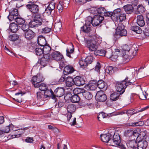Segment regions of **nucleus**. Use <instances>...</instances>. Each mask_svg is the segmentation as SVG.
Instances as JSON below:
<instances>
[{"label":"nucleus","mask_w":149,"mask_h":149,"mask_svg":"<svg viewBox=\"0 0 149 149\" xmlns=\"http://www.w3.org/2000/svg\"><path fill=\"white\" fill-rule=\"evenodd\" d=\"M115 130L113 129H110L108 132L107 134L110 137V138L113 137L115 134Z\"/></svg>","instance_id":"864d4df0"},{"label":"nucleus","mask_w":149,"mask_h":149,"mask_svg":"<svg viewBox=\"0 0 149 149\" xmlns=\"http://www.w3.org/2000/svg\"><path fill=\"white\" fill-rule=\"evenodd\" d=\"M82 94L84 97L88 100L91 99L93 97L92 93L88 91H85L82 92Z\"/></svg>","instance_id":"c9c22d12"},{"label":"nucleus","mask_w":149,"mask_h":149,"mask_svg":"<svg viewBox=\"0 0 149 149\" xmlns=\"http://www.w3.org/2000/svg\"><path fill=\"white\" fill-rule=\"evenodd\" d=\"M74 51V48H73V45H72V48L69 47L66 49V55L68 57L71 58L70 54L73 52Z\"/></svg>","instance_id":"49530a36"},{"label":"nucleus","mask_w":149,"mask_h":149,"mask_svg":"<svg viewBox=\"0 0 149 149\" xmlns=\"http://www.w3.org/2000/svg\"><path fill=\"white\" fill-rule=\"evenodd\" d=\"M86 47L90 52H95L98 48L99 43L97 39L85 40Z\"/></svg>","instance_id":"f03ea898"},{"label":"nucleus","mask_w":149,"mask_h":149,"mask_svg":"<svg viewBox=\"0 0 149 149\" xmlns=\"http://www.w3.org/2000/svg\"><path fill=\"white\" fill-rule=\"evenodd\" d=\"M148 108H149V105L142 108L141 110H139L138 111H136L135 109H134L132 110L130 109L129 110H127L126 111V113L127 114L132 115L138 112L143 111L148 109Z\"/></svg>","instance_id":"f3484780"},{"label":"nucleus","mask_w":149,"mask_h":149,"mask_svg":"<svg viewBox=\"0 0 149 149\" xmlns=\"http://www.w3.org/2000/svg\"><path fill=\"white\" fill-rule=\"evenodd\" d=\"M123 8L127 13L131 14L133 11V8L132 5L127 4L124 6Z\"/></svg>","instance_id":"c756f323"},{"label":"nucleus","mask_w":149,"mask_h":149,"mask_svg":"<svg viewBox=\"0 0 149 149\" xmlns=\"http://www.w3.org/2000/svg\"><path fill=\"white\" fill-rule=\"evenodd\" d=\"M97 87V81L93 80L87 84L86 88L88 90L94 91L96 89Z\"/></svg>","instance_id":"9b49d317"},{"label":"nucleus","mask_w":149,"mask_h":149,"mask_svg":"<svg viewBox=\"0 0 149 149\" xmlns=\"http://www.w3.org/2000/svg\"><path fill=\"white\" fill-rule=\"evenodd\" d=\"M125 26L124 25L120 24L117 27L116 32H118L120 31H122V30L123 29H125Z\"/></svg>","instance_id":"0e129e2a"},{"label":"nucleus","mask_w":149,"mask_h":149,"mask_svg":"<svg viewBox=\"0 0 149 149\" xmlns=\"http://www.w3.org/2000/svg\"><path fill=\"white\" fill-rule=\"evenodd\" d=\"M76 107L73 104H69L67 107V110L68 112L73 113L76 110Z\"/></svg>","instance_id":"f704fd0d"},{"label":"nucleus","mask_w":149,"mask_h":149,"mask_svg":"<svg viewBox=\"0 0 149 149\" xmlns=\"http://www.w3.org/2000/svg\"><path fill=\"white\" fill-rule=\"evenodd\" d=\"M29 26L32 28L36 29L42 25V23L38 21H36L34 19L29 22Z\"/></svg>","instance_id":"4be33fe9"},{"label":"nucleus","mask_w":149,"mask_h":149,"mask_svg":"<svg viewBox=\"0 0 149 149\" xmlns=\"http://www.w3.org/2000/svg\"><path fill=\"white\" fill-rule=\"evenodd\" d=\"M48 55L49 59H52L57 61H60L62 60L63 55L59 52L54 51L52 52L50 54Z\"/></svg>","instance_id":"39448f33"},{"label":"nucleus","mask_w":149,"mask_h":149,"mask_svg":"<svg viewBox=\"0 0 149 149\" xmlns=\"http://www.w3.org/2000/svg\"><path fill=\"white\" fill-rule=\"evenodd\" d=\"M70 100L72 102L77 103L80 100V98L77 95L74 94L71 97Z\"/></svg>","instance_id":"4c0bfd02"},{"label":"nucleus","mask_w":149,"mask_h":149,"mask_svg":"<svg viewBox=\"0 0 149 149\" xmlns=\"http://www.w3.org/2000/svg\"><path fill=\"white\" fill-rule=\"evenodd\" d=\"M37 97V100L39 102L44 100V97L45 95L43 93H42L41 92H37L36 93Z\"/></svg>","instance_id":"58836bf2"},{"label":"nucleus","mask_w":149,"mask_h":149,"mask_svg":"<svg viewBox=\"0 0 149 149\" xmlns=\"http://www.w3.org/2000/svg\"><path fill=\"white\" fill-rule=\"evenodd\" d=\"M97 86L100 89H104L106 90L107 88V84L102 80H100L98 81H97Z\"/></svg>","instance_id":"393cba45"},{"label":"nucleus","mask_w":149,"mask_h":149,"mask_svg":"<svg viewBox=\"0 0 149 149\" xmlns=\"http://www.w3.org/2000/svg\"><path fill=\"white\" fill-rule=\"evenodd\" d=\"M74 71V70L73 67L68 65L64 68V73L65 75H67L72 73Z\"/></svg>","instance_id":"aec40b11"},{"label":"nucleus","mask_w":149,"mask_h":149,"mask_svg":"<svg viewBox=\"0 0 149 149\" xmlns=\"http://www.w3.org/2000/svg\"><path fill=\"white\" fill-rule=\"evenodd\" d=\"M37 41L38 45L41 46H44L47 44L45 38L42 35L38 37Z\"/></svg>","instance_id":"412c9836"},{"label":"nucleus","mask_w":149,"mask_h":149,"mask_svg":"<svg viewBox=\"0 0 149 149\" xmlns=\"http://www.w3.org/2000/svg\"><path fill=\"white\" fill-rule=\"evenodd\" d=\"M33 19L35 20L36 21L42 23L43 22V20L41 17V15L38 13L35 16Z\"/></svg>","instance_id":"8fccbe9b"},{"label":"nucleus","mask_w":149,"mask_h":149,"mask_svg":"<svg viewBox=\"0 0 149 149\" xmlns=\"http://www.w3.org/2000/svg\"><path fill=\"white\" fill-rule=\"evenodd\" d=\"M120 12H121V9L120 8H118L114 10L113 12H112L111 18L113 21H118V19L119 16Z\"/></svg>","instance_id":"4468645a"},{"label":"nucleus","mask_w":149,"mask_h":149,"mask_svg":"<svg viewBox=\"0 0 149 149\" xmlns=\"http://www.w3.org/2000/svg\"><path fill=\"white\" fill-rule=\"evenodd\" d=\"M48 55H44L43 57H42L40 61V64L41 66L44 67L46 66L49 60Z\"/></svg>","instance_id":"6ab92c4d"},{"label":"nucleus","mask_w":149,"mask_h":149,"mask_svg":"<svg viewBox=\"0 0 149 149\" xmlns=\"http://www.w3.org/2000/svg\"><path fill=\"white\" fill-rule=\"evenodd\" d=\"M113 68H114L112 66H109L107 68L106 72L107 73L110 74H112L113 72Z\"/></svg>","instance_id":"4d7b16f0"},{"label":"nucleus","mask_w":149,"mask_h":149,"mask_svg":"<svg viewBox=\"0 0 149 149\" xmlns=\"http://www.w3.org/2000/svg\"><path fill=\"white\" fill-rule=\"evenodd\" d=\"M96 100L99 102H104L107 99V96L103 91H99L97 92L95 96Z\"/></svg>","instance_id":"423d86ee"},{"label":"nucleus","mask_w":149,"mask_h":149,"mask_svg":"<svg viewBox=\"0 0 149 149\" xmlns=\"http://www.w3.org/2000/svg\"><path fill=\"white\" fill-rule=\"evenodd\" d=\"M147 146V142L145 140H142L138 142L137 149H146Z\"/></svg>","instance_id":"a211bd4d"},{"label":"nucleus","mask_w":149,"mask_h":149,"mask_svg":"<svg viewBox=\"0 0 149 149\" xmlns=\"http://www.w3.org/2000/svg\"><path fill=\"white\" fill-rule=\"evenodd\" d=\"M54 28L57 30H60V29L62 27L61 24L60 22L56 23L54 24Z\"/></svg>","instance_id":"338daca9"},{"label":"nucleus","mask_w":149,"mask_h":149,"mask_svg":"<svg viewBox=\"0 0 149 149\" xmlns=\"http://www.w3.org/2000/svg\"><path fill=\"white\" fill-rule=\"evenodd\" d=\"M9 28L12 32L13 33H15L18 30V26L15 23H12L10 24Z\"/></svg>","instance_id":"72a5a7b5"},{"label":"nucleus","mask_w":149,"mask_h":149,"mask_svg":"<svg viewBox=\"0 0 149 149\" xmlns=\"http://www.w3.org/2000/svg\"><path fill=\"white\" fill-rule=\"evenodd\" d=\"M15 98H13V100L18 102H22V98L21 97L22 95V92H20L15 94Z\"/></svg>","instance_id":"473e14b6"},{"label":"nucleus","mask_w":149,"mask_h":149,"mask_svg":"<svg viewBox=\"0 0 149 149\" xmlns=\"http://www.w3.org/2000/svg\"><path fill=\"white\" fill-rule=\"evenodd\" d=\"M127 31L126 29H123L122 31L116 32L114 37L116 38H119L120 36H125L127 35Z\"/></svg>","instance_id":"cd10ccee"},{"label":"nucleus","mask_w":149,"mask_h":149,"mask_svg":"<svg viewBox=\"0 0 149 149\" xmlns=\"http://www.w3.org/2000/svg\"><path fill=\"white\" fill-rule=\"evenodd\" d=\"M62 5H63L62 4V2L61 1H60L57 6V8L59 12L60 13L61 12L63 9V8Z\"/></svg>","instance_id":"052dcab7"},{"label":"nucleus","mask_w":149,"mask_h":149,"mask_svg":"<svg viewBox=\"0 0 149 149\" xmlns=\"http://www.w3.org/2000/svg\"><path fill=\"white\" fill-rule=\"evenodd\" d=\"M91 25L90 21L87 20L85 25L81 28V29L85 33H88L91 30Z\"/></svg>","instance_id":"ddd939ff"},{"label":"nucleus","mask_w":149,"mask_h":149,"mask_svg":"<svg viewBox=\"0 0 149 149\" xmlns=\"http://www.w3.org/2000/svg\"><path fill=\"white\" fill-rule=\"evenodd\" d=\"M137 143L135 139L130 140L127 141L126 145L127 147L130 148L137 149L136 147Z\"/></svg>","instance_id":"dca6fc26"},{"label":"nucleus","mask_w":149,"mask_h":149,"mask_svg":"<svg viewBox=\"0 0 149 149\" xmlns=\"http://www.w3.org/2000/svg\"><path fill=\"white\" fill-rule=\"evenodd\" d=\"M147 95L146 91L140 93L139 95V97L140 99L142 100H145L146 99V96Z\"/></svg>","instance_id":"6e6d98bb"},{"label":"nucleus","mask_w":149,"mask_h":149,"mask_svg":"<svg viewBox=\"0 0 149 149\" xmlns=\"http://www.w3.org/2000/svg\"><path fill=\"white\" fill-rule=\"evenodd\" d=\"M22 1L23 0H15L14 2L16 4V7L19 8L22 6Z\"/></svg>","instance_id":"13d9d810"},{"label":"nucleus","mask_w":149,"mask_h":149,"mask_svg":"<svg viewBox=\"0 0 149 149\" xmlns=\"http://www.w3.org/2000/svg\"><path fill=\"white\" fill-rule=\"evenodd\" d=\"M24 35L25 38L27 40H30L35 36L36 34L31 29H28L24 32Z\"/></svg>","instance_id":"6e6552de"},{"label":"nucleus","mask_w":149,"mask_h":149,"mask_svg":"<svg viewBox=\"0 0 149 149\" xmlns=\"http://www.w3.org/2000/svg\"><path fill=\"white\" fill-rule=\"evenodd\" d=\"M126 18V15L125 14L123 13L121 14V12H120V13L119 14L118 19V22H121L124 21Z\"/></svg>","instance_id":"37998d69"},{"label":"nucleus","mask_w":149,"mask_h":149,"mask_svg":"<svg viewBox=\"0 0 149 149\" xmlns=\"http://www.w3.org/2000/svg\"><path fill=\"white\" fill-rule=\"evenodd\" d=\"M65 84L67 87H72L74 84V79L70 77H67L66 80Z\"/></svg>","instance_id":"bb28decb"},{"label":"nucleus","mask_w":149,"mask_h":149,"mask_svg":"<svg viewBox=\"0 0 149 149\" xmlns=\"http://www.w3.org/2000/svg\"><path fill=\"white\" fill-rule=\"evenodd\" d=\"M18 15L17 10L16 8H14L9 12V15L8 16V18L10 21H12L15 19V18L18 17Z\"/></svg>","instance_id":"1a4fd4ad"},{"label":"nucleus","mask_w":149,"mask_h":149,"mask_svg":"<svg viewBox=\"0 0 149 149\" xmlns=\"http://www.w3.org/2000/svg\"><path fill=\"white\" fill-rule=\"evenodd\" d=\"M105 56L107 58H111V60L113 61H116V58H115L113 59V56H113L112 52L111 49H108L107 50H105Z\"/></svg>","instance_id":"5701e85b"},{"label":"nucleus","mask_w":149,"mask_h":149,"mask_svg":"<svg viewBox=\"0 0 149 149\" xmlns=\"http://www.w3.org/2000/svg\"><path fill=\"white\" fill-rule=\"evenodd\" d=\"M43 50L44 55L49 54V53L51 50V47L48 45H47L43 46Z\"/></svg>","instance_id":"ea45409f"},{"label":"nucleus","mask_w":149,"mask_h":149,"mask_svg":"<svg viewBox=\"0 0 149 149\" xmlns=\"http://www.w3.org/2000/svg\"><path fill=\"white\" fill-rule=\"evenodd\" d=\"M74 84L78 86L84 85L85 83V80L81 77L77 76L74 78Z\"/></svg>","instance_id":"f8f14e48"},{"label":"nucleus","mask_w":149,"mask_h":149,"mask_svg":"<svg viewBox=\"0 0 149 149\" xmlns=\"http://www.w3.org/2000/svg\"><path fill=\"white\" fill-rule=\"evenodd\" d=\"M104 53H105V50L104 49L98 50H97L94 52V54L96 56L99 55L103 56L105 55Z\"/></svg>","instance_id":"de8ad7c7"},{"label":"nucleus","mask_w":149,"mask_h":149,"mask_svg":"<svg viewBox=\"0 0 149 149\" xmlns=\"http://www.w3.org/2000/svg\"><path fill=\"white\" fill-rule=\"evenodd\" d=\"M122 48L123 51L129 52L130 49V47L128 45H125L122 46Z\"/></svg>","instance_id":"69168bd1"},{"label":"nucleus","mask_w":149,"mask_h":149,"mask_svg":"<svg viewBox=\"0 0 149 149\" xmlns=\"http://www.w3.org/2000/svg\"><path fill=\"white\" fill-rule=\"evenodd\" d=\"M93 57L90 56H87L85 59V60L88 65L91 64L93 62Z\"/></svg>","instance_id":"09e8293b"},{"label":"nucleus","mask_w":149,"mask_h":149,"mask_svg":"<svg viewBox=\"0 0 149 149\" xmlns=\"http://www.w3.org/2000/svg\"><path fill=\"white\" fill-rule=\"evenodd\" d=\"M120 94L117 93H113L110 95V99L113 101H115L118 99Z\"/></svg>","instance_id":"a19ab883"},{"label":"nucleus","mask_w":149,"mask_h":149,"mask_svg":"<svg viewBox=\"0 0 149 149\" xmlns=\"http://www.w3.org/2000/svg\"><path fill=\"white\" fill-rule=\"evenodd\" d=\"M113 138V139L110 140V143H111L110 144L111 146H115V145H117L121 142L120 137L118 134L116 133Z\"/></svg>","instance_id":"9d476101"},{"label":"nucleus","mask_w":149,"mask_h":149,"mask_svg":"<svg viewBox=\"0 0 149 149\" xmlns=\"http://www.w3.org/2000/svg\"><path fill=\"white\" fill-rule=\"evenodd\" d=\"M137 23L140 26H143L145 24L143 17L142 15H139L137 17Z\"/></svg>","instance_id":"b1692460"},{"label":"nucleus","mask_w":149,"mask_h":149,"mask_svg":"<svg viewBox=\"0 0 149 149\" xmlns=\"http://www.w3.org/2000/svg\"><path fill=\"white\" fill-rule=\"evenodd\" d=\"M142 122L141 121L134 122L131 123H130V125L133 126H141L143 125Z\"/></svg>","instance_id":"5fc2aeb1"},{"label":"nucleus","mask_w":149,"mask_h":149,"mask_svg":"<svg viewBox=\"0 0 149 149\" xmlns=\"http://www.w3.org/2000/svg\"><path fill=\"white\" fill-rule=\"evenodd\" d=\"M79 63L80 66L82 68H84L87 66V64L85 60H79Z\"/></svg>","instance_id":"603ef678"},{"label":"nucleus","mask_w":149,"mask_h":149,"mask_svg":"<svg viewBox=\"0 0 149 149\" xmlns=\"http://www.w3.org/2000/svg\"><path fill=\"white\" fill-rule=\"evenodd\" d=\"M26 7L32 13H38L39 11L38 6L34 2H29L28 4L26 5Z\"/></svg>","instance_id":"20e7f679"},{"label":"nucleus","mask_w":149,"mask_h":149,"mask_svg":"<svg viewBox=\"0 0 149 149\" xmlns=\"http://www.w3.org/2000/svg\"><path fill=\"white\" fill-rule=\"evenodd\" d=\"M32 83L35 87H37V85L39 83L43 81L42 76L40 74H38L36 76H34L32 79Z\"/></svg>","instance_id":"0eeeda50"},{"label":"nucleus","mask_w":149,"mask_h":149,"mask_svg":"<svg viewBox=\"0 0 149 149\" xmlns=\"http://www.w3.org/2000/svg\"><path fill=\"white\" fill-rule=\"evenodd\" d=\"M35 52L37 55L40 56L44 54L43 49L40 48H36L35 49Z\"/></svg>","instance_id":"3c124183"},{"label":"nucleus","mask_w":149,"mask_h":149,"mask_svg":"<svg viewBox=\"0 0 149 149\" xmlns=\"http://www.w3.org/2000/svg\"><path fill=\"white\" fill-rule=\"evenodd\" d=\"M55 6L54 3H51L49 4L47 7L52 11L55 9Z\"/></svg>","instance_id":"774afa93"},{"label":"nucleus","mask_w":149,"mask_h":149,"mask_svg":"<svg viewBox=\"0 0 149 149\" xmlns=\"http://www.w3.org/2000/svg\"><path fill=\"white\" fill-rule=\"evenodd\" d=\"M132 30L138 34L141 33L142 32V30L140 28L137 26H133L132 27Z\"/></svg>","instance_id":"c03bdc74"},{"label":"nucleus","mask_w":149,"mask_h":149,"mask_svg":"<svg viewBox=\"0 0 149 149\" xmlns=\"http://www.w3.org/2000/svg\"><path fill=\"white\" fill-rule=\"evenodd\" d=\"M101 140L104 142L107 143L110 142L111 138L108 134H101L100 135Z\"/></svg>","instance_id":"7c9ffc66"},{"label":"nucleus","mask_w":149,"mask_h":149,"mask_svg":"<svg viewBox=\"0 0 149 149\" xmlns=\"http://www.w3.org/2000/svg\"><path fill=\"white\" fill-rule=\"evenodd\" d=\"M15 21L18 24L22 25L25 23V21L23 18L19 17H17L15 18Z\"/></svg>","instance_id":"a18cd8bd"},{"label":"nucleus","mask_w":149,"mask_h":149,"mask_svg":"<svg viewBox=\"0 0 149 149\" xmlns=\"http://www.w3.org/2000/svg\"><path fill=\"white\" fill-rule=\"evenodd\" d=\"M44 92L43 93L45 96H46V97H52V98L53 99L55 98V96L54 94V92L51 89L49 90L47 88Z\"/></svg>","instance_id":"a878e982"},{"label":"nucleus","mask_w":149,"mask_h":149,"mask_svg":"<svg viewBox=\"0 0 149 149\" xmlns=\"http://www.w3.org/2000/svg\"><path fill=\"white\" fill-rule=\"evenodd\" d=\"M97 11L98 14L103 15L106 9L104 7H101L98 8Z\"/></svg>","instance_id":"bf43d9fd"},{"label":"nucleus","mask_w":149,"mask_h":149,"mask_svg":"<svg viewBox=\"0 0 149 149\" xmlns=\"http://www.w3.org/2000/svg\"><path fill=\"white\" fill-rule=\"evenodd\" d=\"M144 7L141 5L138 6L137 7V10L135 11V13L136 14H139L143 13L145 11Z\"/></svg>","instance_id":"2f4dec72"},{"label":"nucleus","mask_w":149,"mask_h":149,"mask_svg":"<svg viewBox=\"0 0 149 149\" xmlns=\"http://www.w3.org/2000/svg\"><path fill=\"white\" fill-rule=\"evenodd\" d=\"M132 84V82L128 81V77H126L125 79L120 82L116 83V91L119 93V94H123L125 91L127 86Z\"/></svg>","instance_id":"f257e3e1"},{"label":"nucleus","mask_w":149,"mask_h":149,"mask_svg":"<svg viewBox=\"0 0 149 149\" xmlns=\"http://www.w3.org/2000/svg\"><path fill=\"white\" fill-rule=\"evenodd\" d=\"M37 86V87H35V88H38L41 91H44L47 89L48 88V87L47 85L44 83H42L40 84H38Z\"/></svg>","instance_id":"e433bc0d"},{"label":"nucleus","mask_w":149,"mask_h":149,"mask_svg":"<svg viewBox=\"0 0 149 149\" xmlns=\"http://www.w3.org/2000/svg\"><path fill=\"white\" fill-rule=\"evenodd\" d=\"M103 16L100 15H95L93 18H91L90 22L94 26H98L101 23L104 19Z\"/></svg>","instance_id":"7ed1b4c3"},{"label":"nucleus","mask_w":149,"mask_h":149,"mask_svg":"<svg viewBox=\"0 0 149 149\" xmlns=\"http://www.w3.org/2000/svg\"><path fill=\"white\" fill-rule=\"evenodd\" d=\"M21 28L24 31V32L26 31H27L29 28V26L28 24L24 23L22 24Z\"/></svg>","instance_id":"e2e57ef3"},{"label":"nucleus","mask_w":149,"mask_h":149,"mask_svg":"<svg viewBox=\"0 0 149 149\" xmlns=\"http://www.w3.org/2000/svg\"><path fill=\"white\" fill-rule=\"evenodd\" d=\"M127 135L128 136H132L133 135L135 136H140L141 134L138 135V133L136 132V130L133 131L132 130H128L126 132Z\"/></svg>","instance_id":"c85d7f7f"},{"label":"nucleus","mask_w":149,"mask_h":149,"mask_svg":"<svg viewBox=\"0 0 149 149\" xmlns=\"http://www.w3.org/2000/svg\"><path fill=\"white\" fill-rule=\"evenodd\" d=\"M101 65L99 62H97L95 68V70L97 72H99L101 68Z\"/></svg>","instance_id":"680f3d73"},{"label":"nucleus","mask_w":149,"mask_h":149,"mask_svg":"<svg viewBox=\"0 0 149 149\" xmlns=\"http://www.w3.org/2000/svg\"><path fill=\"white\" fill-rule=\"evenodd\" d=\"M64 89L62 87H58L54 91V94L55 96L60 97L62 96L64 94Z\"/></svg>","instance_id":"2eb2a0df"},{"label":"nucleus","mask_w":149,"mask_h":149,"mask_svg":"<svg viewBox=\"0 0 149 149\" xmlns=\"http://www.w3.org/2000/svg\"><path fill=\"white\" fill-rule=\"evenodd\" d=\"M19 38V36L16 34L10 35L8 36V39L12 41H15L17 40Z\"/></svg>","instance_id":"79ce46f5"}]
</instances>
